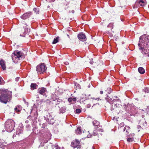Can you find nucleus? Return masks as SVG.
Wrapping results in <instances>:
<instances>
[{
	"instance_id": "obj_1",
	"label": "nucleus",
	"mask_w": 149,
	"mask_h": 149,
	"mask_svg": "<svg viewBox=\"0 0 149 149\" xmlns=\"http://www.w3.org/2000/svg\"><path fill=\"white\" fill-rule=\"evenodd\" d=\"M140 42L138 44L140 50H141L145 54L149 52V35L144 34L140 37ZM148 56L149 57V53Z\"/></svg>"
},
{
	"instance_id": "obj_2",
	"label": "nucleus",
	"mask_w": 149,
	"mask_h": 149,
	"mask_svg": "<svg viewBox=\"0 0 149 149\" xmlns=\"http://www.w3.org/2000/svg\"><path fill=\"white\" fill-rule=\"evenodd\" d=\"M9 93L7 89L0 90V102L1 103L6 104L10 100L11 96L8 94Z\"/></svg>"
},
{
	"instance_id": "obj_3",
	"label": "nucleus",
	"mask_w": 149,
	"mask_h": 149,
	"mask_svg": "<svg viewBox=\"0 0 149 149\" xmlns=\"http://www.w3.org/2000/svg\"><path fill=\"white\" fill-rule=\"evenodd\" d=\"M15 125L14 121L11 119L8 120L5 123V127L6 131L10 132L14 129Z\"/></svg>"
},
{
	"instance_id": "obj_4",
	"label": "nucleus",
	"mask_w": 149,
	"mask_h": 149,
	"mask_svg": "<svg viewBox=\"0 0 149 149\" xmlns=\"http://www.w3.org/2000/svg\"><path fill=\"white\" fill-rule=\"evenodd\" d=\"M22 56V53L20 52L14 51L12 55V58L14 62L20 60V58Z\"/></svg>"
},
{
	"instance_id": "obj_5",
	"label": "nucleus",
	"mask_w": 149,
	"mask_h": 149,
	"mask_svg": "<svg viewBox=\"0 0 149 149\" xmlns=\"http://www.w3.org/2000/svg\"><path fill=\"white\" fill-rule=\"evenodd\" d=\"M46 69L47 67L44 63H40L36 67V71L38 72L43 73L45 72Z\"/></svg>"
},
{
	"instance_id": "obj_6",
	"label": "nucleus",
	"mask_w": 149,
	"mask_h": 149,
	"mask_svg": "<svg viewBox=\"0 0 149 149\" xmlns=\"http://www.w3.org/2000/svg\"><path fill=\"white\" fill-rule=\"evenodd\" d=\"M71 146L74 148H77V149H80L81 145L80 141L77 139H75L71 142Z\"/></svg>"
},
{
	"instance_id": "obj_7",
	"label": "nucleus",
	"mask_w": 149,
	"mask_h": 149,
	"mask_svg": "<svg viewBox=\"0 0 149 149\" xmlns=\"http://www.w3.org/2000/svg\"><path fill=\"white\" fill-rule=\"evenodd\" d=\"M136 5L138 7L144 6L146 4V0H137L136 2Z\"/></svg>"
},
{
	"instance_id": "obj_8",
	"label": "nucleus",
	"mask_w": 149,
	"mask_h": 149,
	"mask_svg": "<svg viewBox=\"0 0 149 149\" xmlns=\"http://www.w3.org/2000/svg\"><path fill=\"white\" fill-rule=\"evenodd\" d=\"M32 13L31 12H29L24 14L21 17L22 19H25L30 17Z\"/></svg>"
},
{
	"instance_id": "obj_9",
	"label": "nucleus",
	"mask_w": 149,
	"mask_h": 149,
	"mask_svg": "<svg viewBox=\"0 0 149 149\" xmlns=\"http://www.w3.org/2000/svg\"><path fill=\"white\" fill-rule=\"evenodd\" d=\"M47 90L45 88L42 87L39 89H38V92L40 94L45 95H46Z\"/></svg>"
},
{
	"instance_id": "obj_10",
	"label": "nucleus",
	"mask_w": 149,
	"mask_h": 149,
	"mask_svg": "<svg viewBox=\"0 0 149 149\" xmlns=\"http://www.w3.org/2000/svg\"><path fill=\"white\" fill-rule=\"evenodd\" d=\"M0 65L3 70L6 69V65L5 64V62L3 59H1L0 61Z\"/></svg>"
},
{
	"instance_id": "obj_11",
	"label": "nucleus",
	"mask_w": 149,
	"mask_h": 149,
	"mask_svg": "<svg viewBox=\"0 0 149 149\" xmlns=\"http://www.w3.org/2000/svg\"><path fill=\"white\" fill-rule=\"evenodd\" d=\"M77 37L79 40H84L86 38L85 35L82 33H79L78 34Z\"/></svg>"
},
{
	"instance_id": "obj_12",
	"label": "nucleus",
	"mask_w": 149,
	"mask_h": 149,
	"mask_svg": "<svg viewBox=\"0 0 149 149\" xmlns=\"http://www.w3.org/2000/svg\"><path fill=\"white\" fill-rule=\"evenodd\" d=\"M7 144V143L5 142V141L2 139H0V147H3V146H5Z\"/></svg>"
},
{
	"instance_id": "obj_13",
	"label": "nucleus",
	"mask_w": 149,
	"mask_h": 149,
	"mask_svg": "<svg viewBox=\"0 0 149 149\" xmlns=\"http://www.w3.org/2000/svg\"><path fill=\"white\" fill-rule=\"evenodd\" d=\"M68 100L70 104H73L75 103L77 99L75 97H70L68 99Z\"/></svg>"
},
{
	"instance_id": "obj_14",
	"label": "nucleus",
	"mask_w": 149,
	"mask_h": 149,
	"mask_svg": "<svg viewBox=\"0 0 149 149\" xmlns=\"http://www.w3.org/2000/svg\"><path fill=\"white\" fill-rule=\"evenodd\" d=\"M112 92V90L110 88H108L105 90L104 93L106 95L110 94Z\"/></svg>"
},
{
	"instance_id": "obj_15",
	"label": "nucleus",
	"mask_w": 149,
	"mask_h": 149,
	"mask_svg": "<svg viewBox=\"0 0 149 149\" xmlns=\"http://www.w3.org/2000/svg\"><path fill=\"white\" fill-rule=\"evenodd\" d=\"M138 71L139 73L141 74H143L145 72L144 69L142 67H139L138 69Z\"/></svg>"
},
{
	"instance_id": "obj_16",
	"label": "nucleus",
	"mask_w": 149,
	"mask_h": 149,
	"mask_svg": "<svg viewBox=\"0 0 149 149\" xmlns=\"http://www.w3.org/2000/svg\"><path fill=\"white\" fill-rule=\"evenodd\" d=\"M37 86L38 85L35 83H32L31 84V88L32 90L36 89Z\"/></svg>"
},
{
	"instance_id": "obj_17",
	"label": "nucleus",
	"mask_w": 149,
	"mask_h": 149,
	"mask_svg": "<svg viewBox=\"0 0 149 149\" xmlns=\"http://www.w3.org/2000/svg\"><path fill=\"white\" fill-rule=\"evenodd\" d=\"M66 111V107H63L60 109V113H65Z\"/></svg>"
},
{
	"instance_id": "obj_18",
	"label": "nucleus",
	"mask_w": 149,
	"mask_h": 149,
	"mask_svg": "<svg viewBox=\"0 0 149 149\" xmlns=\"http://www.w3.org/2000/svg\"><path fill=\"white\" fill-rule=\"evenodd\" d=\"M130 129V127L128 126H126L124 127L123 129V131L124 132H125V133H126L125 134H127L128 132H129Z\"/></svg>"
},
{
	"instance_id": "obj_19",
	"label": "nucleus",
	"mask_w": 149,
	"mask_h": 149,
	"mask_svg": "<svg viewBox=\"0 0 149 149\" xmlns=\"http://www.w3.org/2000/svg\"><path fill=\"white\" fill-rule=\"evenodd\" d=\"M76 133L77 134H79L81 133V127H78L76 130Z\"/></svg>"
},
{
	"instance_id": "obj_20",
	"label": "nucleus",
	"mask_w": 149,
	"mask_h": 149,
	"mask_svg": "<svg viewBox=\"0 0 149 149\" xmlns=\"http://www.w3.org/2000/svg\"><path fill=\"white\" fill-rule=\"evenodd\" d=\"M74 88L77 90L78 89H80L81 88V86L78 83H74Z\"/></svg>"
},
{
	"instance_id": "obj_21",
	"label": "nucleus",
	"mask_w": 149,
	"mask_h": 149,
	"mask_svg": "<svg viewBox=\"0 0 149 149\" xmlns=\"http://www.w3.org/2000/svg\"><path fill=\"white\" fill-rule=\"evenodd\" d=\"M93 125L95 126L98 127L100 125L99 122L96 120H95L93 121Z\"/></svg>"
},
{
	"instance_id": "obj_22",
	"label": "nucleus",
	"mask_w": 149,
	"mask_h": 149,
	"mask_svg": "<svg viewBox=\"0 0 149 149\" xmlns=\"http://www.w3.org/2000/svg\"><path fill=\"white\" fill-rule=\"evenodd\" d=\"M56 99L55 100L53 98H52L51 99V100L49 102V104H56Z\"/></svg>"
},
{
	"instance_id": "obj_23",
	"label": "nucleus",
	"mask_w": 149,
	"mask_h": 149,
	"mask_svg": "<svg viewBox=\"0 0 149 149\" xmlns=\"http://www.w3.org/2000/svg\"><path fill=\"white\" fill-rule=\"evenodd\" d=\"M58 37L55 38L52 42V43L53 44H54L57 43L58 42Z\"/></svg>"
},
{
	"instance_id": "obj_24",
	"label": "nucleus",
	"mask_w": 149,
	"mask_h": 149,
	"mask_svg": "<svg viewBox=\"0 0 149 149\" xmlns=\"http://www.w3.org/2000/svg\"><path fill=\"white\" fill-rule=\"evenodd\" d=\"M144 91L146 93H148L149 92V88L146 87L144 89Z\"/></svg>"
},
{
	"instance_id": "obj_25",
	"label": "nucleus",
	"mask_w": 149,
	"mask_h": 149,
	"mask_svg": "<svg viewBox=\"0 0 149 149\" xmlns=\"http://www.w3.org/2000/svg\"><path fill=\"white\" fill-rule=\"evenodd\" d=\"M33 10L37 14L38 13L39 10L38 8H34L33 9Z\"/></svg>"
},
{
	"instance_id": "obj_26",
	"label": "nucleus",
	"mask_w": 149,
	"mask_h": 149,
	"mask_svg": "<svg viewBox=\"0 0 149 149\" xmlns=\"http://www.w3.org/2000/svg\"><path fill=\"white\" fill-rule=\"evenodd\" d=\"M3 84V80L2 78L0 77V84L2 85Z\"/></svg>"
},
{
	"instance_id": "obj_27",
	"label": "nucleus",
	"mask_w": 149,
	"mask_h": 149,
	"mask_svg": "<svg viewBox=\"0 0 149 149\" xmlns=\"http://www.w3.org/2000/svg\"><path fill=\"white\" fill-rule=\"evenodd\" d=\"M134 141L133 139L131 138H128L127 139V141L129 142H132Z\"/></svg>"
},
{
	"instance_id": "obj_28",
	"label": "nucleus",
	"mask_w": 149,
	"mask_h": 149,
	"mask_svg": "<svg viewBox=\"0 0 149 149\" xmlns=\"http://www.w3.org/2000/svg\"><path fill=\"white\" fill-rule=\"evenodd\" d=\"M113 24L112 23H109V25H108V26L109 27H110L112 29L113 27Z\"/></svg>"
},
{
	"instance_id": "obj_29",
	"label": "nucleus",
	"mask_w": 149,
	"mask_h": 149,
	"mask_svg": "<svg viewBox=\"0 0 149 149\" xmlns=\"http://www.w3.org/2000/svg\"><path fill=\"white\" fill-rule=\"evenodd\" d=\"M75 111L77 113H80L81 112V111L80 109H77Z\"/></svg>"
},
{
	"instance_id": "obj_30",
	"label": "nucleus",
	"mask_w": 149,
	"mask_h": 149,
	"mask_svg": "<svg viewBox=\"0 0 149 149\" xmlns=\"http://www.w3.org/2000/svg\"><path fill=\"white\" fill-rule=\"evenodd\" d=\"M14 110L17 112H19L20 111V110L18 109L17 108V107H16L15 108Z\"/></svg>"
},
{
	"instance_id": "obj_31",
	"label": "nucleus",
	"mask_w": 149,
	"mask_h": 149,
	"mask_svg": "<svg viewBox=\"0 0 149 149\" xmlns=\"http://www.w3.org/2000/svg\"><path fill=\"white\" fill-rule=\"evenodd\" d=\"M25 31L24 33H27L28 32V29H25L24 30Z\"/></svg>"
},
{
	"instance_id": "obj_32",
	"label": "nucleus",
	"mask_w": 149,
	"mask_h": 149,
	"mask_svg": "<svg viewBox=\"0 0 149 149\" xmlns=\"http://www.w3.org/2000/svg\"><path fill=\"white\" fill-rule=\"evenodd\" d=\"M124 125V123H120V126L121 127L122 126H123Z\"/></svg>"
},
{
	"instance_id": "obj_33",
	"label": "nucleus",
	"mask_w": 149,
	"mask_h": 149,
	"mask_svg": "<svg viewBox=\"0 0 149 149\" xmlns=\"http://www.w3.org/2000/svg\"><path fill=\"white\" fill-rule=\"evenodd\" d=\"M16 133L17 134H18V135H19V134H21L22 133V132L21 131H20L19 132H18V131H17Z\"/></svg>"
},
{
	"instance_id": "obj_34",
	"label": "nucleus",
	"mask_w": 149,
	"mask_h": 149,
	"mask_svg": "<svg viewBox=\"0 0 149 149\" xmlns=\"http://www.w3.org/2000/svg\"><path fill=\"white\" fill-rule=\"evenodd\" d=\"M56 149H60V148L58 146H55Z\"/></svg>"
},
{
	"instance_id": "obj_35",
	"label": "nucleus",
	"mask_w": 149,
	"mask_h": 149,
	"mask_svg": "<svg viewBox=\"0 0 149 149\" xmlns=\"http://www.w3.org/2000/svg\"><path fill=\"white\" fill-rule=\"evenodd\" d=\"M91 105L90 104H88L87 105V107L88 108H89L91 107Z\"/></svg>"
},
{
	"instance_id": "obj_36",
	"label": "nucleus",
	"mask_w": 149,
	"mask_h": 149,
	"mask_svg": "<svg viewBox=\"0 0 149 149\" xmlns=\"http://www.w3.org/2000/svg\"><path fill=\"white\" fill-rule=\"evenodd\" d=\"M40 102L41 103H42L44 102V100L43 99H41L40 100Z\"/></svg>"
},
{
	"instance_id": "obj_37",
	"label": "nucleus",
	"mask_w": 149,
	"mask_h": 149,
	"mask_svg": "<svg viewBox=\"0 0 149 149\" xmlns=\"http://www.w3.org/2000/svg\"><path fill=\"white\" fill-rule=\"evenodd\" d=\"M95 100H97L98 101L99 100H101V99H100L99 98H97L96 99H95Z\"/></svg>"
},
{
	"instance_id": "obj_38",
	"label": "nucleus",
	"mask_w": 149,
	"mask_h": 149,
	"mask_svg": "<svg viewBox=\"0 0 149 149\" xmlns=\"http://www.w3.org/2000/svg\"><path fill=\"white\" fill-rule=\"evenodd\" d=\"M19 78L17 77L15 79L16 80V81H18L19 79Z\"/></svg>"
},
{
	"instance_id": "obj_39",
	"label": "nucleus",
	"mask_w": 149,
	"mask_h": 149,
	"mask_svg": "<svg viewBox=\"0 0 149 149\" xmlns=\"http://www.w3.org/2000/svg\"><path fill=\"white\" fill-rule=\"evenodd\" d=\"M72 13H74V10H72L71 11Z\"/></svg>"
},
{
	"instance_id": "obj_40",
	"label": "nucleus",
	"mask_w": 149,
	"mask_h": 149,
	"mask_svg": "<svg viewBox=\"0 0 149 149\" xmlns=\"http://www.w3.org/2000/svg\"><path fill=\"white\" fill-rule=\"evenodd\" d=\"M65 65H68V62H65Z\"/></svg>"
},
{
	"instance_id": "obj_41",
	"label": "nucleus",
	"mask_w": 149,
	"mask_h": 149,
	"mask_svg": "<svg viewBox=\"0 0 149 149\" xmlns=\"http://www.w3.org/2000/svg\"><path fill=\"white\" fill-rule=\"evenodd\" d=\"M100 93L101 94H102V91H101L100 92Z\"/></svg>"
},
{
	"instance_id": "obj_42",
	"label": "nucleus",
	"mask_w": 149,
	"mask_h": 149,
	"mask_svg": "<svg viewBox=\"0 0 149 149\" xmlns=\"http://www.w3.org/2000/svg\"><path fill=\"white\" fill-rule=\"evenodd\" d=\"M42 146H42V145H41V144H40V145L39 146V147H42Z\"/></svg>"
},
{
	"instance_id": "obj_43",
	"label": "nucleus",
	"mask_w": 149,
	"mask_h": 149,
	"mask_svg": "<svg viewBox=\"0 0 149 149\" xmlns=\"http://www.w3.org/2000/svg\"><path fill=\"white\" fill-rule=\"evenodd\" d=\"M20 36H24V35H20Z\"/></svg>"
},
{
	"instance_id": "obj_44",
	"label": "nucleus",
	"mask_w": 149,
	"mask_h": 149,
	"mask_svg": "<svg viewBox=\"0 0 149 149\" xmlns=\"http://www.w3.org/2000/svg\"><path fill=\"white\" fill-rule=\"evenodd\" d=\"M140 124H141V123H142L141 121H140Z\"/></svg>"
},
{
	"instance_id": "obj_45",
	"label": "nucleus",
	"mask_w": 149,
	"mask_h": 149,
	"mask_svg": "<svg viewBox=\"0 0 149 149\" xmlns=\"http://www.w3.org/2000/svg\"><path fill=\"white\" fill-rule=\"evenodd\" d=\"M67 36H68V37H69V35H68V34H67Z\"/></svg>"
},
{
	"instance_id": "obj_46",
	"label": "nucleus",
	"mask_w": 149,
	"mask_h": 149,
	"mask_svg": "<svg viewBox=\"0 0 149 149\" xmlns=\"http://www.w3.org/2000/svg\"><path fill=\"white\" fill-rule=\"evenodd\" d=\"M97 133L98 134H100V133H99V132L98 133V132Z\"/></svg>"
},
{
	"instance_id": "obj_47",
	"label": "nucleus",
	"mask_w": 149,
	"mask_h": 149,
	"mask_svg": "<svg viewBox=\"0 0 149 149\" xmlns=\"http://www.w3.org/2000/svg\"><path fill=\"white\" fill-rule=\"evenodd\" d=\"M68 4H69L68 3V4L67 3L66 5H67Z\"/></svg>"
},
{
	"instance_id": "obj_48",
	"label": "nucleus",
	"mask_w": 149,
	"mask_h": 149,
	"mask_svg": "<svg viewBox=\"0 0 149 149\" xmlns=\"http://www.w3.org/2000/svg\"><path fill=\"white\" fill-rule=\"evenodd\" d=\"M92 136V135H91H91H90V136Z\"/></svg>"
},
{
	"instance_id": "obj_49",
	"label": "nucleus",
	"mask_w": 149,
	"mask_h": 149,
	"mask_svg": "<svg viewBox=\"0 0 149 149\" xmlns=\"http://www.w3.org/2000/svg\"><path fill=\"white\" fill-rule=\"evenodd\" d=\"M107 96L108 97H109L108 95H107Z\"/></svg>"
},
{
	"instance_id": "obj_50",
	"label": "nucleus",
	"mask_w": 149,
	"mask_h": 149,
	"mask_svg": "<svg viewBox=\"0 0 149 149\" xmlns=\"http://www.w3.org/2000/svg\"><path fill=\"white\" fill-rule=\"evenodd\" d=\"M48 100L49 101V100H47V101H48Z\"/></svg>"
},
{
	"instance_id": "obj_51",
	"label": "nucleus",
	"mask_w": 149,
	"mask_h": 149,
	"mask_svg": "<svg viewBox=\"0 0 149 149\" xmlns=\"http://www.w3.org/2000/svg\"><path fill=\"white\" fill-rule=\"evenodd\" d=\"M46 102L45 101L44 102Z\"/></svg>"
}]
</instances>
